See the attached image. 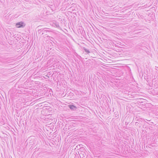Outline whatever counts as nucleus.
I'll return each mask as SVG.
<instances>
[{
    "mask_svg": "<svg viewBox=\"0 0 158 158\" xmlns=\"http://www.w3.org/2000/svg\"><path fill=\"white\" fill-rule=\"evenodd\" d=\"M69 124H66L63 129V132L64 134L67 136V137L65 138L64 146L67 149L69 148V138L68 136L69 135Z\"/></svg>",
    "mask_w": 158,
    "mask_h": 158,
    "instance_id": "nucleus-1",
    "label": "nucleus"
},
{
    "mask_svg": "<svg viewBox=\"0 0 158 158\" xmlns=\"http://www.w3.org/2000/svg\"><path fill=\"white\" fill-rule=\"evenodd\" d=\"M25 25L24 23L22 21L17 23L16 24V26L18 28L24 27Z\"/></svg>",
    "mask_w": 158,
    "mask_h": 158,
    "instance_id": "nucleus-2",
    "label": "nucleus"
},
{
    "mask_svg": "<svg viewBox=\"0 0 158 158\" xmlns=\"http://www.w3.org/2000/svg\"><path fill=\"white\" fill-rule=\"evenodd\" d=\"M71 3H70V12H71V13H72V12H71L70 10H73L74 11L75 10V6H75L76 5L74 3H72L71 5H70V4Z\"/></svg>",
    "mask_w": 158,
    "mask_h": 158,
    "instance_id": "nucleus-3",
    "label": "nucleus"
},
{
    "mask_svg": "<svg viewBox=\"0 0 158 158\" xmlns=\"http://www.w3.org/2000/svg\"><path fill=\"white\" fill-rule=\"evenodd\" d=\"M7 59V58H5L4 57H0V62L2 63H6V60Z\"/></svg>",
    "mask_w": 158,
    "mask_h": 158,
    "instance_id": "nucleus-4",
    "label": "nucleus"
},
{
    "mask_svg": "<svg viewBox=\"0 0 158 158\" xmlns=\"http://www.w3.org/2000/svg\"><path fill=\"white\" fill-rule=\"evenodd\" d=\"M77 107L76 106L72 104H70V109L72 111H75L76 110Z\"/></svg>",
    "mask_w": 158,
    "mask_h": 158,
    "instance_id": "nucleus-5",
    "label": "nucleus"
},
{
    "mask_svg": "<svg viewBox=\"0 0 158 158\" xmlns=\"http://www.w3.org/2000/svg\"><path fill=\"white\" fill-rule=\"evenodd\" d=\"M53 26L56 27L57 28H60V26H59L58 23L56 22V21H54L53 23Z\"/></svg>",
    "mask_w": 158,
    "mask_h": 158,
    "instance_id": "nucleus-6",
    "label": "nucleus"
},
{
    "mask_svg": "<svg viewBox=\"0 0 158 158\" xmlns=\"http://www.w3.org/2000/svg\"><path fill=\"white\" fill-rule=\"evenodd\" d=\"M82 49L85 52V54H88L90 52V50L89 49L86 48L85 47H83Z\"/></svg>",
    "mask_w": 158,
    "mask_h": 158,
    "instance_id": "nucleus-7",
    "label": "nucleus"
},
{
    "mask_svg": "<svg viewBox=\"0 0 158 158\" xmlns=\"http://www.w3.org/2000/svg\"><path fill=\"white\" fill-rule=\"evenodd\" d=\"M48 28H41V30L42 31V32H43L42 33L41 35H43L44 33H45V32H49V31L47 30V29H48Z\"/></svg>",
    "mask_w": 158,
    "mask_h": 158,
    "instance_id": "nucleus-8",
    "label": "nucleus"
},
{
    "mask_svg": "<svg viewBox=\"0 0 158 158\" xmlns=\"http://www.w3.org/2000/svg\"><path fill=\"white\" fill-rule=\"evenodd\" d=\"M80 28H79V29L78 30V33L79 34H83V28L81 27H79Z\"/></svg>",
    "mask_w": 158,
    "mask_h": 158,
    "instance_id": "nucleus-9",
    "label": "nucleus"
},
{
    "mask_svg": "<svg viewBox=\"0 0 158 158\" xmlns=\"http://www.w3.org/2000/svg\"><path fill=\"white\" fill-rule=\"evenodd\" d=\"M71 48H70V50H71L72 49V52L74 53L75 55L76 56L77 55V54L75 52V50L73 49V47H72H72H71Z\"/></svg>",
    "mask_w": 158,
    "mask_h": 158,
    "instance_id": "nucleus-10",
    "label": "nucleus"
},
{
    "mask_svg": "<svg viewBox=\"0 0 158 158\" xmlns=\"http://www.w3.org/2000/svg\"><path fill=\"white\" fill-rule=\"evenodd\" d=\"M74 94L72 92H70V98H74Z\"/></svg>",
    "mask_w": 158,
    "mask_h": 158,
    "instance_id": "nucleus-11",
    "label": "nucleus"
},
{
    "mask_svg": "<svg viewBox=\"0 0 158 158\" xmlns=\"http://www.w3.org/2000/svg\"><path fill=\"white\" fill-rule=\"evenodd\" d=\"M76 147H77V146H76L75 145H74L73 146V147H72V146H71V147H70V149H72L73 150V148H74L75 149H76Z\"/></svg>",
    "mask_w": 158,
    "mask_h": 158,
    "instance_id": "nucleus-12",
    "label": "nucleus"
},
{
    "mask_svg": "<svg viewBox=\"0 0 158 158\" xmlns=\"http://www.w3.org/2000/svg\"><path fill=\"white\" fill-rule=\"evenodd\" d=\"M41 32H42V30H41V29H39V30L38 31V33H39V34H41Z\"/></svg>",
    "mask_w": 158,
    "mask_h": 158,
    "instance_id": "nucleus-13",
    "label": "nucleus"
},
{
    "mask_svg": "<svg viewBox=\"0 0 158 158\" xmlns=\"http://www.w3.org/2000/svg\"><path fill=\"white\" fill-rule=\"evenodd\" d=\"M80 150H81L82 151H83L82 150H84V148L83 147L81 148H80Z\"/></svg>",
    "mask_w": 158,
    "mask_h": 158,
    "instance_id": "nucleus-14",
    "label": "nucleus"
},
{
    "mask_svg": "<svg viewBox=\"0 0 158 158\" xmlns=\"http://www.w3.org/2000/svg\"><path fill=\"white\" fill-rule=\"evenodd\" d=\"M73 121V120H70V121H69L70 123H73V122H72Z\"/></svg>",
    "mask_w": 158,
    "mask_h": 158,
    "instance_id": "nucleus-15",
    "label": "nucleus"
},
{
    "mask_svg": "<svg viewBox=\"0 0 158 158\" xmlns=\"http://www.w3.org/2000/svg\"><path fill=\"white\" fill-rule=\"evenodd\" d=\"M139 124V123H138V122H136L135 123V125H138V124Z\"/></svg>",
    "mask_w": 158,
    "mask_h": 158,
    "instance_id": "nucleus-16",
    "label": "nucleus"
},
{
    "mask_svg": "<svg viewBox=\"0 0 158 158\" xmlns=\"http://www.w3.org/2000/svg\"><path fill=\"white\" fill-rule=\"evenodd\" d=\"M73 16L75 17V14H74V13H73Z\"/></svg>",
    "mask_w": 158,
    "mask_h": 158,
    "instance_id": "nucleus-17",
    "label": "nucleus"
},
{
    "mask_svg": "<svg viewBox=\"0 0 158 158\" xmlns=\"http://www.w3.org/2000/svg\"><path fill=\"white\" fill-rule=\"evenodd\" d=\"M80 57V56H78V58H79Z\"/></svg>",
    "mask_w": 158,
    "mask_h": 158,
    "instance_id": "nucleus-18",
    "label": "nucleus"
},
{
    "mask_svg": "<svg viewBox=\"0 0 158 158\" xmlns=\"http://www.w3.org/2000/svg\"><path fill=\"white\" fill-rule=\"evenodd\" d=\"M70 37H71V38H72V39L73 38L71 36H70Z\"/></svg>",
    "mask_w": 158,
    "mask_h": 158,
    "instance_id": "nucleus-19",
    "label": "nucleus"
},
{
    "mask_svg": "<svg viewBox=\"0 0 158 158\" xmlns=\"http://www.w3.org/2000/svg\"><path fill=\"white\" fill-rule=\"evenodd\" d=\"M70 126H71V125H70Z\"/></svg>",
    "mask_w": 158,
    "mask_h": 158,
    "instance_id": "nucleus-20",
    "label": "nucleus"
}]
</instances>
